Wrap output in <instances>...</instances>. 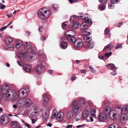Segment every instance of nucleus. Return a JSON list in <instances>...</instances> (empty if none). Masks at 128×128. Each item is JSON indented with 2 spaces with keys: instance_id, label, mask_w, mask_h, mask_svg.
Returning a JSON list of instances; mask_svg holds the SVG:
<instances>
[{
  "instance_id": "f257e3e1",
  "label": "nucleus",
  "mask_w": 128,
  "mask_h": 128,
  "mask_svg": "<svg viewBox=\"0 0 128 128\" xmlns=\"http://www.w3.org/2000/svg\"><path fill=\"white\" fill-rule=\"evenodd\" d=\"M9 86L6 84L3 85L2 86L1 92L2 94L5 95V96L8 98L11 95L12 99L14 98L16 96V92L15 91L12 90H8Z\"/></svg>"
},
{
  "instance_id": "f03ea898",
  "label": "nucleus",
  "mask_w": 128,
  "mask_h": 128,
  "mask_svg": "<svg viewBox=\"0 0 128 128\" xmlns=\"http://www.w3.org/2000/svg\"><path fill=\"white\" fill-rule=\"evenodd\" d=\"M111 108L109 106H105L103 108V112L99 114L98 117L100 120L102 122H104L107 118L111 115Z\"/></svg>"
},
{
  "instance_id": "7ed1b4c3",
  "label": "nucleus",
  "mask_w": 128,
  "mask_h": 128,
  "mask_svg": "<svg viewBox=\"0 0 128 128\" xmlns=\"http://www.w3.org/2000/svg\"><path fill=\"white\" fill-rule=\"evenodd\" d=\"M65 33L64 36H66L68 40L74 44V46L77 48H80L82 45V40L78 39L76 38L73 36H71L70 34Z\"/></svg>"
},
{
  "instance_id": "20e7f679",
  "label": "nucleus",
  "mask_w": 128,
  "mask_h": 128,
  "mask_svg": "<svg viewBox=\"0 0 128 128\" xmlns=\"http://www.w3.org/2000/svg\"><path fill=\"white\" fill-rule=\"evenodd\" d=\"M84 22L81 24L80 30L82 32L83 34L85 35L89 36L90 35V33L89 32L84 31L88 27V23L90 24L92 23L91 20L88 17H85L84 20Z\"/></svg>"
},
{
  "instance_id": "39448f33",
  "label": "nucleus",
  "mask_w": 128,
  "mask_h": 128,
  "mask_svg": "<svg viewBox=\"0 0 128 128\" xmlns=\"http://www.w3.org/2000/svg\"><path fill=\"white\" fill-rule=\"evenodd\" d=\"M50 14V11L49 10L44 8L39 10L38 16L40 19L44 20L48 18Z\"/></svg>"
},
{
  "instance_id": "423d86ee",
  "label": "nucleus",
  "mask_w": 128,
  "mask_h": 128,
  "mask_svg": "<svg viewBox=\"0 0 128 128\" xmlns=\"http://www.w3.org/2000/svg\"><path fill=\"white\" fill-rule=\"evenodd\" d=\"M84 42L86 43L87 44L85 46V48L86 49H91L93 48L94 45L92 38L90 36L86 37L84 36L83 38Z\"/></svg>"
},
{
  "instance_id": "0eeeda50",
  "label": "nucleus",
  "mask_w": 128,
  "mask_h": 128,
  "mask_svg": "<svg viewBox=\"0 0 128 128\" xmlns=\"http://www.w3.org/2000/svg\"><path fill=\"white\" fill-rule=\"evenodd\" d=\"M56 114V110H53L51 118L53 119L56 117V119L58 121H60L62 120L64 116V113L62 112H58Z\"/></svg>"
},
{
  "instance_id": "6e6552de",
  "label": "nucleus",
  "mask_w": 128,
  "mask_h": 128,
  "mask_svg": "<svg viewBox=\"0 0 128 128\" xmlns=\"http://www.w3.org/2000/svg\"><path fill=\"white\" fill-rule=\"evenodd\" d=\"M38 61L39 63L40 64L36 66L35 70L38 73H43L45 71L44 68L43 66H46V63L44 61Z\"/></svg>"
},
{
  "instance_id": "1a4fd4ad",
  "label": "nucleus",
  "mask_w": 128,
  "mask_h": 128,
  "mask_svg": "<svg viewBox=\"0 0 128 128\" xmlns=\"http://www.w3.org/2000/svg\"><path fill=\"white\" fill-rule=\"evenodd\" d=\"M29 90L28 88H22L19 92L16 93V97L14 98L15 99L18 98L22 97L25 94H28L29 92Z\"/></svg>"
},
{
  "instance_id": "9d476101",
  "label": "nucleus",
  "mask_w": 128,
  "mask_h": 128,
  "mask_svg": "<svg viewBox=\"0 0 128 128\" xmlns=\"http://www.w3.org/2000/svg\"><path fill=\"white\" fill-rule=\"evenodd\" d=\"M71 106H72V109L75 112L76 114H79L80 112V106L78 103L76 101H74L71 104Z\"/></svg>"
},
{
  "instance_id": "9b49d317",
  "label": "nucleus",
  "mask_w": 128,
  "mask_h": 128,
  "mask_svg": "<svg viewBox=\"0 0 128 128\" xmlns=\"http://www.w3.org/2000/svg\"><path fill=\"white\" fill-rule=\"evenodd\" d=\"M127 118V116L125 113L123 114L120 116V123L122 126H124L126 124Z\"/></svg>"
},
{
  "instance_id": "f8f14e48",
  "label": "nucleus",
  "mask_w": 128,
  "mask_h": 128,
  "mask_svg": "<svg viewBox=\"0 0 128 128\" xmlns=\"http://www.w3.org/2000/svg\"><path fill=\"white\" fill-rule=\"evenodd\" d=\"M42 109H40L37 106H36L33 110V112H32V114H33L34 116H38L40 113L42 111Z\"/></svg>"
},
{
  "instance_id": "ddd939ff",
  "label": "nucleus",
  "mask_w": 128,
  "mask_h": 128,
  "mask_svg": "<svg viewBox=\"0 0 128 128\" xmlns=\"http://www.w3.org/2000/svg\"><path fill=\"white\" fill-rule=\"evenodd\" d=\"M9 121L8 118L5 115H2L0 119V123L3 124H6Z\"/></svg>"
},
{
  "instance_id": "4468645a",
  "label": "nucleus",
  "mask_w": 128,
  "mask_h": 128,
  "mask_svg": "<svg viewBox=\"0 0 128 128\" xmlns=\"http://www.w3.org/2000/svg\"><path fill=\"white\" fill-rule=\"evenodd\" d=\"M43 54V51L42 50H40L39 51L38 55L40 56L38 57V61H44V60H46V58L45 56H44L43 58L42 55Z\"/></svg>"
},
{
  "instance_id": "2eb2a0df",
  "label": "nucleus",
  "mask_w": 128,
  "mask_h": 128,
  "mask_svg": "<svg viewBox=\"0 0 128 128\" xmlns=\"http://www.w3.org/2000/svg\"><path fill=\"white\" fill-rule=\"evenodd\" d=\"M77 114L74 111L72 110L68 111L66 113V115L67 117L69 118H72L74 116V114Z\"/></svg>"
},
{
  "instance_id": "dca6fc26",
  "label": "nucleus",
  "mask_w": 128,
  "mask_h": 128,
  "mask_svg": "<svg viewBox=\"0 0 128 128\" xmlns=\"http://www.w3.org/2000/svg\"><path fill=\"white\" fill-rule=\"evenodd\" d=\"M17 105L18 106H22L25 105V103L23 98H21L18 100L16 102Z\"/></svg>"
},
{
  "instance_id": "f3484780",
  "label": "nucleus",
  "mask_w": 128,
  "mask_h": 128,
  "mask_svg": "<svg viewBox=\"0 0 128 128\" xmlns=\"http://www.w3.org/2000/svg\"><path fill=\"white\" fill-rule=\"evenodd\" d=\"M113 46L112 44L111 43H110L104 47L103 50L105 52L108 51L111 49L112 48Z\"/></svg>"
},
{
  "instance_id": "a211bd4d",
  "label": "nucleus",
  "mask_w": 128,
  "mask_h": 128,
  "mask_svg": "<svg viewBox=\"0 0 128 128\" xmlns=\"http://www.w3.org/2000/svg\"><path fill=\"white\" fill-rule=\"evenodd\" d=\"M23 68L26 72H28L30 70L31 67L29 65L26 64L24 65Z\"/></svg>"
},
{
  "instance_id": "6ab92c4d",
  "label": "nucleus",
  "mask_w": 128,
  "mask_h": 128,
  "mask_svg": "<svg viewBox=\"0 0 128 128\" xmlns=\"http://www.w3.org/2000/svg\"><path fill=\"white\" fill-rule=\"evenodd\" d=\"M31 47V44L29 42H25L24 44V48L25 50L29 49Z\"/></svg>"
},
{
  "instance_id": "aec40b11",
  "label": "nucleus",
  "mask_w": 128,
  "mask_h": 128,
  "mask_svg": "<svg viewBox=\"0 0 128 128\" xmlns=\"http://www.w3.org/2000/svg\"><path fill=\"white\" fill-rule=\"evenodd\" d=\"M108 69L112 70H114L116 69L114 65L112 64H110L106 65Z\"/></svg>"
},
{
  "instance_id": "412c9836",
  "label": "nucleus",
  "mask_w": 128,
  "mask_h": 128,
  "mask_svg": "<svg viewBox=\"0 0 128 128\" xmlns=\"http://www.w3.org/2000/svg\"><path fill=\"white\" fill-rule=\"evenodd\" d=\"M89 114V111L86 110H84L83 112L82 116L84 118H85L87 117Z\"/></svg>"
},
{
  "instance_id": "4be33fe9",
  "label": "nucleus",
  "mask_w": 128,
  "mask_h": 128,
  "mask_svg": "<svg viewBox=\"0 0 128 128\" xmlns=\"http://www.w3.org/2000/svg\"><path fill=\"white\" fill-rule=\"evenodd\" d=\"M14 46L13 44L8 45L6 46V48L8 50H12L14 49Z\"/></svg>"
},
{
  "instance_id": "5701e85b",
  "label": "nucleus",
  "mask_w": 128,
  "mask_h": 128,
  "mask_svg": "<svg viewBox=\"0 0 128 128\" xmlns=\"http://www.w3.org/2000/svg\"><path fill=\"white\" fill-rule=\"evenodd\" d=\"M61 48L63 49H66L68 46V44L66 42H63L60 44Z\"/></svg>"
},
{
  "instance_id": "b1692460",
  "label": "nucleus",
  "mask_w": 128,
  "mask_h": 128,
  "mask_svg": "<svg viewBox=\"0 0 128 128\" xmlns=\"http://www.w3.org/2000/svg\"><path fill=\"white\" fill-rule=\"evenodd\" d=\"M72 23V28L74 29H75L76 28L79 26V23L78 22H74Z\"/></svg>"
},
{
  "instance_id": "393cba45",
  "label": "nucleus",
  "mask_w": 128,
  "mask_h": 128,
  "mask_svg": "<svg viewBox=\"0 0 128 128\" xmlns=\"http://www.w3.org/2000/svg\"><path fill=\"white\" fill-rule=\"evenodd\" d=\"M22 45V42L20 40H18L16 43V48L17 49H18Z\"/></svg>"
},
{
  "instance_id": "a878e982",
  "label": "nucleus",
  "mask_w": 128,
  "mask_h": 128,
  "mask_svg": "<svg viewBox=\"0 0 128 128\" xmlns=\"http://www.w3.org/2000/svg\"><path fill=\"white\" fill-rule=\"evenodd\" d=\"M77 16L76 15L72 16L70 18V22H77L76 21V18Z\"/></svg>"
},
{
  "instance_id": "bb28decb",
  "label": "nucleus",
  "mask_w": 128,
  "mask_h": 128,
  "mask_svg": "<svg viewBox=\"0 0 128 128\" xmlns=\"http://www.w3.org/2000/svg\"><path fill=\"white\" fill-rule=\"evenodd\" d=\"M48 101V98L46 97H44L43 102L42 104L44 106H45L47 104Z\"/></svg>"
},
{
  "instance_id": "cd10ccee",
  "label": "nucleus",
  "mask_w": 128,
  "mask_h": 128,
  "mask_svg": "<svg viewBox=\"0 0 128 128\" xmlns=\"http://www.w3.org/2000/svg\"><path fill=\"white\" fill-rule=\"evenodd\" d=\"M79 101L80 105L82 106H83L85 103L84 98H81L79 100Z\"/></svg>"
},
{
  "instance_id": "c85d7f7f",
  "label": "nucleus",
  "mask_w": 128,
  "mask_h": 128,
  "mask_svg": "<svg viewBox=\"0 0 128 128\" xmlns=\"http://www.w3.org/2000/svg\"><path fill=\"white\" fill-rule=\"evenodd\" d=\"M114 3L111 1H110L108 4V8L109 9H114Z\"/></svg>"
},
{
  "instance_id": "c756f323",
  "label": "nucleus",
  "mask_w": 128,
  "mask_h": 128,
  "mask_svg": "<svg viewBox=\"0 0 128 128\" xmlns=\"http://www.w3.org/2000/svg\"><path fill=\"white\" fill-rule=\"evenodd\" d=\"M17 123L15 121H12L11 123V126L12 128H14L17 127Z\"/></svg>"
},
{
  "instance_id": "7c9ffc66",
  "label": "nucleus",
  "mask_w": 128,
  "mask_h": 128,
  "mask_svg": "<svg viewBox=\"0 0 128 128\" xmlns=\"http://www.w3.org/2000/svg\"><path fill=\"white\" fill-rule=\"evenodd\" d=\"M23 99H24V102L25 103V105H26L27 104H29V103L30 104H31V101L29 98H23Z\"/></svg>"
},
{
  "instance_id": "2f4dec72",
  "label": "nucleus",
  "mask_w": 128,
  "mask_h": 128,
  "mask_svg": "<svg viewBox=\"0 0 128 128\" xmlns=\"http://www.w3.org/2000/svg\"><path fill=\"white\" fill-rule=\"evenodd\" d=\"M29 106H27L26 110L28 111H30L32 110L34 108V105L32 104H30Z\"/></svg>"
},
{
  "instance_id": "473e14b6",
  "label": "nucleus",
  "mask_w": 128,
  "mask_h": 128,
  "mask_svg": "<svg viewBox=\"0 0 128 128\" xmlns=\"http://www.w3.org/2000/svg\"><path fill=\"white\" fill-rule=\"evenodd\" d=\"M32 57V54L31 53H28L26 55V58L28 60H29L30 59H31Z\"/></svg>"
},
{
  "instance_id": "72a5a7b5",
  "label": "nucleus",
  "mask_w": 128,
  "mask_h": 128,
  "mask_svg": "<svg viewBox=\"0 0 128 128\" xmlns=\"http://www.w3.org/2000/svg\"><path fill=\"white\" fill-rule=\"evenodd\" d=\"M42 115V118L45 119L47 118L48 116V114L45 112H43Z\"/></svg>"
},
{
  "instance_id": "f704fd0d",
  "label": "nucleus",
  "mask_w": 128,
  "mask_h": 128,
  "mask_svg": "<svg viewBox=\"0 0 128 128\" xmlns=\"http://www.w3.org/2000/svg\"><path fill=\"white\" fill-rule=\"evenodd\" d=\"M66 22H64L62 23V25L63 29H65L67 28L68 27V25L66 24Z\"/></svg>"
},
{
  "instance_id": "c9c22d12",
  "label": "nucleus",
  "mask_w": 128,
  "mask_h": 128,
  "mask_svg": "<svg viewBox=\"0 0 128 128\" xmlns=\"http://www.w3.org/2000/svg\"><path fill=\"white\" fill-rule=\"evenodd\" d=\"M124 112L126 114L128 113V105H124Z\"/></svg>"
},
{
  "instance_id": "e433bc0d",
  "label": "nucleus",
  "mask_w": 128,
  "mask_h": 128,
  "mask_svg": "<svg viewBox=\"0 0 128 128\" xmlns=\"http://www.w3.org/2000/svg\"><path fill=\"white\" fill-rule=\"evenodd\" d=\"M105 8L106 6L105 5H100L98 6V9L100 10H103L105 9Z\"/></svg>"
},
{
  "instance_id": "4c0bfd02",
  "label": "nucleus",
  "mask_w": 128,
  "mask_h": 128,
  "mask_svg": "<svg viewBox=\"0 0 128 128\" xmlns=\"http://www.w3.org/2000/svg\"><path fill=\"white\" fill-rule=\"evenodd\" d=\"M24 56L25 54L23 53H20L19 54L20 58L22 60L24 59Z\"/></svg>"
},
{
  "instance_id": "58836bf2",
  "label": "nucleus",
  "mask_w": 128,
  "mask_h": 128,
  "mask_svg": "<svg viewBox=\"0 0 128 128\" xmlns=\"http://www.w3.org/2000/svg\"><path fill=\"white\" fill-rule=\"evenodd\" d=\"M12 41V40L11 38H8L5 40V42L7 44H9Z\"/></svg>"
},
{
  "instance_id": "ea45409f",
  "label": "nucleus",
  "mask_w": 128,
  "mask_h": 128,
  "mask_svg": "<svg viewBox=\"0 0 128 128\" xmlns=\"http://www.w3.org/2000/svg\"><path fill=\"white\" fill-rule=\"evenodd\" d=\"M52 8L54 10H56L58 8V6L57 4H54L53 5Z\"/></svg>"
},
{
  "instance_id": "a19ab883",
  "label": "nucleus",
  "mask_w": 128,
  "mask_h": 128,
  "mask_svg": "<svg viewBox=\"0 0 128 128\" xmlns=\"http://www.w3.org/2000/svg\"><path fill=\"white\" fill-rule=\"evenodd\" d=\"M96 112V110L95 109H93L92 110V116L93 117H95L96 115L95 114V113Z\"/></svg>"
},
{
  "instance_id": "79ce46f5",
  "label": "nucleus",
  "mask_w": 128,
  "mask_h": 128,
  "mask_svg": "<svg viewBox=\"0 0 128 128\" xmlns=\"http://www.w3.org/2000/svg\"><path fill=\"white\" fill-rule=\"evenodd\" d=\"M31 50L32 52L34 53H35L36 52V49L34 47H32L31 48Z\"/></svg>"
},
{
  "instance_id": "37998d69",
  "label": "nucleus",
  "mask_w": 128,
  "mask_h": 128,
  "mask_svg": "<svg viewBox=\"0 0 128 128\" xmlns=\"http://www.w3.org/2000/svg\"><path fill=\"white\" fill-rule=\"evenodd\" d=\"M112 54V52H107L105 56L106 57H108Z\"/></svg>"
},
{
  "instance_id": "c03bdc74",
  "label": "nucleus",
  "mask_w": 128,
  "mask_h": 128,
  "mask_svg": "<svg viewBox=\"0 0 128 128\" xmlns=\"http://www.w3.org/2000/svg\"><path fill=\"white\" fill-rule=\"evenodd\" d=\"M84 16V15L83 13H81L80 14H79L77 16V17L79 18H81L83 17Z\"/></svg>"
},
{
  "instance_id": "a18cd8bd",
  "label": "nucleus",
  "mask_w": 128,
  "mask_h": 128,
  "mask_svg": "<svg viewBox=\"0 0 128 128\" xmlns=\"http://www.w3.org/2000/svg\"><path fill=\"white\" fill-rule=\"evenodd\" d=\"M114 71H112V72H111L110 73V74L112 75L115 76L117 74V73L116 72V69H115L114 70Z\"/></svg>"
},
{
  "instance_id": "49530a36",
  "label": "nucleus",
  "mask_w": 128,
  "mask_h": 128,
  "mask_svg": "<svg viewBox=\"0 0 128 128\" xmlns=\"http://www.w3.org/2000/svg\"><path fill=\"white\" fill-rule=\"evenodd\" d=\"M6 6L4 5L3 4L0 3V8L1 9H3L5 8Z\"/></svg>"
},
{
  "instance_id": "de8ad7c7",
  "label": "nucleus",
  "mask_w": 128,
  "mask_h": 128,
  "mask_svg": "<svg viewBox=\"0 0 128 128\" xmlns=\"http://www.w3.org/2000/svg\"><path fill=\"white\" fill-rule=\"evenodd\" d=\"M100 2L102 4L106 3L107 2V0H99Z\"/></svg>"
},
{
  "instance_id": "09e8293b",
  "label": "nucleus",
  "mask_w": 128,
  "mask_h": 128,
  "mask_svg": "<svg viewBox=\"0 0 128 128\" xmlns=\"http://www.w3.org/2000/svg\"><path fill=\"white\" fill-rule=\"evenodd\" d=\"M108 128H116L115 125L112 124L109 126Z\"/></svg>"
},
{
  "instance_id": "8fccbe9b",
  "label": "nucleus",
  "mask_w": 128,
  "mask_h": 128,
  "mask_svg": "<svg viewBox=\"0 0 128 128\" xmlns=\"http://www.w3.org/2000/svg\"><path fill=\"white\" fill-rule=\"evenodd\" d=\"M90 70L93 73H95V70L91 66H90Z\"/></svg>"
},
{
  "instance_id": "3c124183",
  "label": "nucleus",
  "mask_w": 128,
  "mask_h": 128,
  "mask_svg": "<svg viewBox=\"0 0 128 128\" xmlns=\"http://www.w3.org/2000/svg\"><path fill=\"white\" fill-rule=\"evenodd\" d=\"M110 1L113 2L115 4H117L119 1V0H110Z\"/></svg>"
},
{
  "instance_id": "603ef678",
  "label": "nucleus",
  "mask_w": 128,
  "mask_h": 128,
  "mask_svg": "<svg viewBox=\"0 0 128 128\" xmlns=\"http://www.w3.org/2000/svg\"><path fill=\"white\" fill-rule=\"evenodd\" d=\"M98 57L100 59H102L104 60V59L105 58L103 56L101 55H99L98 56Z\"/></svg>"
},
{
  "instance_id": "864d4df0",
  "label": "nucleus",
  "mask_w": 128,
  "mask_h": 128,
  "mask_svg": "<svg viewBox=\"0 0 128 128\" xmlns=\"http://www.w3.org/2000/svg\"><path fill=\"white\" fill-rule=\"evenodd\" d=\"M105 33L107 34H108L109 32V29L108 28H106L104 31Z\"/></svg>"
},
{
  "instance_id": "5fc2aeb1",
  "label": "nucleus",
  "mask_w": 128,
  "mask_h": 128,
  "mask_svg": "<svg viewBox=\"0 0 128 128\" xmlns=\"http://www.w3.org/2000/svg\"><path fill=\"white\" fill-rule=\"evenodd\" d=\"M80 71L82 73L85 74L86 72V70L85 69L84 70H80Z\"/></svg>"
},
{
  "instance_id": "6e6d98bb",
  "label": "nucleus",
  "mask_w": 128,
  "mask_h": 128,
  "mask_svg": "<svg viewBox=\"0 0 128 128\" xmlns=\"http://www.w3.org/2000/svg\"><path fill=\"white\" fill-rule=\"evenodd\" d=\"M7 16L8 18H10L12 16V13H10L7 14Z\"/></svg>"
},
{
  "instance_id": "4d7b16f0",
  "label": "nucleus",
  "mask_w": 128,
  "mask_h": 128,
  "mask_svg": "<svg viewBox=\"0 0 128 128\" xmlns=\"http://www.w3.org/2000/svg\"><path fill=\"white\" fill-rule=\"evenodd\" d=\"M85 124H83L81 125H79L76 126V127L77 128H79L80 127H83L85 126Z\"/></svg>"
},
{
  "instance_id": "13d9d810",
  "label": "nucleus",
  "mask_w": 128,
  "mask_h": 128,
  "mask_svg": "<svg viewBox=\"0 0 128 128\" xmlns=\"http://www.w3.org/2000/svg\"><path fill=\"white\" fill-rule=\"evenodd\" d=\"M7 26H4V27H3L2 28L0 29V31H1L2 30H5Z\"/></svg>"
},
{
  "instance_id": "bf43d9fd",
  "label": "nucleus",
  "mask_w": 128,
  "mask_h": 128,
  "mask_svg": "<svg viewBox=\"0 0 128 128\" xmlns=\"http://www.w3.org/2000/svg\"><path fill=\"white\" fill-rule=\"evenodd\" d=\"M73 126L72 125H69L67 126L65 128H72Z\"/></svg>"
},
{
  "instance_id": "052dcab7",
  "label": "nucleus",
  "mask_w": 128,
  "mask_h": 128,
  "mask_svg": "<svg viewBox=\"0 0 128 128\" xmlns=\"http://www.w3.org/2000/svg\"><path fill=\"white\" fill-rule=\"evenodd\" d=\"M41 39L43 41L45 40L46 38L44 36H43L41 38Z\"/></svg>"
},
{
  "instance_id": "680f3d73",
  "label": "nucleus",
  "mask_w": 128,
  "mask_h": 128,
  "mask_svg": "<svg viewBox=\"0 0 128 128\" xmlns=\"http://www.w3.org/2000/svg\"><path fill=\"white\" fill-rule=\"evenodd\" d=\"M75 78V76L74 75H73L71 78V80L72 81H73L74 79Z\"/></svg>"
},
{
  "instance_id": "e2e57ef3",
  "label": "nucleus",
  "mask_w": 128,
  "mask_h": 128,
  "mask_svg": "<svg viewBox=\"0 0 128 128\" xmlns=\"http://www.w3.org/2000/svg\"><path fill=\"white\" fill-rule=\"evenodd\" d=\"M116 115H117V114L116 113H114L113 114L112 116L113 117H114V118H116Z\"/></svg>"
},
{
  "instance_id": "0e129e2a",
  "label": "nucleus",
  "mask_w": 128,
  "mask_h": 128,
  "mask_svg": "<svg viewBox=\"0 0 128 128\" xmlns=\"http://www.w3.org/2000/svg\"><path fill=\"white\" fill-rule=\"evenodd\" d=\"M17 62L20 66H21L22 65V64L20 63V60H18L17 61Z\"/></svg>"
},
{
  "instance_id": "69168bd1",
  "label": "nucleus",
  "mask_w": 128,
  "mask_h": 128,
  "mask_svg": "<svg viewBox=\"0 0 128 128\" xmlns=\"http://www.w3.org/2000/svg\"><path fill=\"white\" fill-rule=\"evenodd\" d=\"M25 125L28 128H30L31 127L30 125L27 123L25 124Z\"/></svg>"
},
{
  "instance_id": "338daca9",
  "label": "nucleus",
  "mask_w": 128,
  "mask_h": 128,
  "mask_svg": "<svg viewBox=\"0 0 128 128\" xmlns=\"http://www.w3.org/2000/svg\"><path fill=\"white\" fill-rule=\"evenodd\" d=\"M120 47V44H118L117 46L116 47V48L117 49Z\"/></svg>"
},
{
  "instance_id": "774afa93",
  "label": "nucleus",
  "mask_w": 128,
  "mask_h": 128,
  "mask_svg": "<svg viewBox=\"0 0 128 128\" xmlns=\"http://www.w3.org/2000/svg\"><path fill=\"white\" fill-rule=\"evenodd\" d=\"M42 26H41L39 27V30L40 31H42Z\"/></svg>"
}]
</instances>
